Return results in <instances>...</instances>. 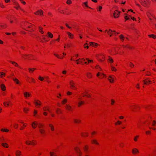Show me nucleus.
Instances as JSON below:
<instances>
[{
	"instance_id": "f257e3e1",
	"label": "nucleus",
	"mask_w": 156,
	"mask_h": 156,
	"mask_svg": "<svg viewBox=\"0 0 156 156\" xmlns=\"http://www.w3.org/2000/svg\"><path fill=\"white\" fill-rule=\"evenodd\" d=\"M22 28L27 30L34 31L36 29L35 26L27 22H24L21 25Z\"/></svg>"
},
{
	"instance_id": "f03ea898",
	"label": "nucleus",
	"mask_w": 156,
	"mask_h": 156,
	"mask_svg": "<svg viewBox=\"0 0 156 156\" xmlns=\"http://www.w3.org/2000/svg\"><path fill=\"white\" fill-rule=\"evenodd\" d=\"M39 132L40 134L42 136H44L46 134L45 128V126L42 123H39L38 124Z\"/></svg>"
},
{
	"instance_id": "7ed1b4c3",
	"label": "nucleus",
	"mask_w": 156,
	"mask_h": 156,
	"mask_svg": "<svg viewBox=\"0 0 156 156\" xmlns=\"http://www.w3.org/2000/svg\"><path fill=\"white\" fill-rule=\"evenodd\" d=\"M7 18L11 24L13 23L17 24L18 23L17 19L14 16L9 15L7 17Z\"/></svg>"
},
{
	"instance_id": "20e7f679",
	"label": "nucleus",
	"mask_w": 156,
	"mask_h": 156,
	"mask_svg": "<svg viewBox=\"0 0 156 156\" xmlns=\"http://www.w3.org/2000/svg\"><path fill=\"white\" fill-rule=\"evenodd\" d=\"M129 107L131 110L134 112L137 111L140 108L139 105L135 104H132L129 105Z\"/></svg>"
},
{
	"instance_id": "39448f33",
	"label": "nucleus",
	"mask_w": 156,
	"mask_h": 156,
	"mask_svg": "<svg viewBox=\"0 0 156 156\" xmlns=\"http://www.w3.org/2000/svg\"><path fill=\"white\" fill-rule=\"evenodd\" d=\"M141 5L146 7H149L151 4V2L149 0H140V1Z\"/></svg>"
},
{
	"instance_id": "423d86ee",
	"label": "nucleus",
	"mask_w": 156,
	"mask_h": 156,
	"mask_svg": "<svg viewBox=\"0 0 156 156\" xmlns=\"http://www.w3.org/2000/svg\"><path fill=\"white\" fill-rule=\"evenodd\" d=\"M70 88L72 90H76L77 87L76 86V83L73 80H70L69 82Z\"/></svg>"
},
{
	"instance_id": "0eeeda50",
	"label": "nucleus",
	"mask_w": 156,
	"mask_h": 156,
	"mask_svg": "<svg viewBox=\"0 0 156 156\" xmlns=\"http://www.w3.org/2000/svg\"><path fill=\"white\" fill-rule=\"evenodd\" d=\"M58 11L61 13L64 14H70V12H68L67 10H64L61 8H59L58 9Z\"/></svg>"
},
{
	"instance_id": "6e6552de",
	"label": "nucleus",
	"mask_w": 156,
	"mask_h": 156,
	"mask_svg": "<svg viewBox=\"0 0 156 156\" xmlns=\"http://www.w3.org/2000/svg\"><path fill=\"white\" fill-rule=\"evenodd\" d=\"M82 98L81 97H80L78 98V102L77 104V106L79 108L81 106L85 104V102L84 101H82Z\"/></svg>"
},
{
	"instance_id": "1a4fd4ad",
	"label": "nucleus",
	"mask_w": 156,
	"mask_h": 156,
	"mask_svg": "<svg viewBox=\"0 0 156 156\" xmlns=\"http://www.w3.org/2000/svg\"><path fill=\"white\" fill-rule=\"evenodd\" d=\"M34 103L35 106L38 108H40L41 105V102L39 100H35L34 101Z\"/></svg>"
},
{
	"instance_id": "9d476101",
	"label": "nucleus",
	"mask_w": 156,
	"mask_h": 156,
	"mask_svg": "<svg viewBox=\"0 0 156 156\" xmlns=\"http://www.w3.org/2000/svg\"><path fill=\"white\" fill-rule=\"evenodd\" d=\"M11 1L13 3V5H15L14 8L16 10H18V8L20 7L19 3L15 0H12Z\"/></svg>"
},
{
	"instance_id": "9b49d317",
	"label": "nucleus",
	"mask_w": 156,
	"mask_h": 156,
	"mask_svg": "<svg viewBox=\"0 0 156 156\" xmlns=\"http://www.w3.org/2000/svg\"><path fill=\"white\" fill-rule=\"evenodd\" d=\"M99 60L101 61H103L105 60V57L103 55L101 54H97L96 55Z\"/></svg>"
},
{
	"instance_id": "f8f14e48",
	"label": "nucleus",
	"mask_w": 156,
	"mask_h": 156,
	"mask_svg": "<svg viewBox=\"0 0 156 156\" xmlns=\"http://www.w3.org/2000/svg\"><path fill=\"white\" fill-rule=\"evenodd\" d=\"M108 35H109L110 37L114 36H116V32L115 31H112L111 30H109L107 31Z\"/></svg>"
},
{
	"instance_id": "ddd939ff",
	"label": "nucleus",
	"mask_w": 156,
	"mask_h": 156,
	"mask_svg": "<svg viewBox=\"0 0 156 156\" xmlns=\"http://www.w3.org/2000/svg\"><path fill=\"white\" fill-rule=\"evenodd\" d=\"M3 105L5 107H11L12 105V103L11 101H8L4 102L3 103Z\"/></svg>"
},
{
	"instance_id": "4468645a",
	"label": "nucleus",
	"mask_w": 156,
	"mask_h": 156,
	"mask_svg": "<svg viewBox=\"0 0 156 156\" xmlns=\"http://www.w3.org/2000/svg\"><path fill=\"white\" fill-rule=\"evenodd\" d=\"M43 13V11L42 10L40 9L34 12V13L36 15L43 16L44 15Z\"/></svg>"
},
{
	"instance_id": "2eb2a0df",
	"label": "nucleus",
	"mask_w": 156,
	"mask_h": 156,
	"mask_svg": "<svg viewBox=\"0 0 156 156\" xmlns=\"http://www.w3.org/2000/svg\"><path fill=\"white\" fill-rule=\"evenodd\" d=\"M89 146L87 144L85 145L83 147V150L85 153H87L89 151Z\"/></svg>"
},
{
	"instance_id": "dca6fc26",
	"label": "nucleus",
	"mask_w": 156,
	"mask_h": 156,
	"mask_svg": "<svg viewBox=\"0 0 156 156\" xmlns=\"http://www.w3.org/2000/svg\"><path fill=\"white\" fill-rule=\"evenodd\" d=\"M65 108L68 111L72 112L73 111V108L69 105H66L65 106Z\"/></svg>"
},
{
	"instance_id": "f3484780",
	"label": "nucleus",
	"mask_w": 156,
	"mask_h": 156,
	"mask_svg": "<svg viewBox=\"0 0 156 156\" xmlns=\"http://www.w3.org/2000/svg\"><path fill=\"white\" fill-rule=\"evenodd\" d=\"M9 62L12 64L15 67H18L19 68H20V66H19L18 63L15 62L10 60Z\"/></svg>"
},
{
	"instance_id": "a211bd4d",
	"label": "nucleus",
	"mask_w": 156,
	"mask_h": 156,
	"mask_svg": "<svg viewBox=\"0 0 156 156\" xmlns=\"http://www.w3.org/2000/svg\"><path fill=\"white\" fill-rule=\"evenodd\" d=\"M43 110L44 111H47L50 113L51 112V111L50 110V107L48 105H45L43 108Z\"/></svg>"
},
{
	"instance_id": "6ab92c4d",
	"label": "nucleus",
	"mask_w": 156,
	"mask_h": 156,
	"mask_svg": "<svg viewBox=\"0 0 156 156\" xmlns=\"http://www.w3.org/2000/svg\"><path fill=\"white\" fill-rule=\"evenodd\" d=\"M38 122L37 121H35L34 122L31 124V126L32 128L34 129L36 128L37 126H38Z\"/></svg>"
},
{
	"instance_id": "aec40b11",
	"label": "nucleus",
	"mask_w": 156,
	"mask_h": 156,
	"mask_svg": "<svg viewBox=\"0 0 156 156\" xmlns=\"http://www.w3.org/2000/svg\"><path fill=\"white\" fill-rule=\"evenodd\" d=\"M48 127L50 129L51 131L53 132L55 131V128L54 125L52 124L51 123H49L48 124Z\"/></svg>"
},
{
	"instance_id": "412c9836",
	"label": "nucleus",
	"mask_w": 156,
	"mask_h": 156,
	"mask_svg": "<svg viewBox=\"0 0 156 156\" xmlns=\"http://www.w3.org/2000/svg\"><path fill=\"white\" fill-rule=\"evenodd\" d=\"M23 95L25 98H28L30 97L31 95L30 92H26L23 93Z\"/></svg>"
},
{
	"instance_id": "4be33fe9",
	"label": "nucleus",
	"mask_w": 156,
	"mask_h": 156,
	"mask_svg": "<svg viewBox=\"0 0 156 156\" xmlns=\"http://www.w3.org/2000/svg\"><path fill=\"white\" fill-rule=\"evenodd\" d=\"M89 44L90 46H93L94 48H97L98 46L99 45L97 43L92 42H90Z\"/></svg>"
},
{
	"instance_id": "5701e85b",
	"label": "nucleus",
	"mask_w": 156,
	"mask_h": 156,
	"mask_svg": "<svg viewBox=\"0 0 156 156\" xmlns=\"http://www.w3.org/2000/svg\"><path fill=\"white\" fill-rule=\"evenodd\" d=\"M54 55L59 59H62L64 58V56L62 55L61 54L59 55L57 54L54 53Z\"/></svg>"
},
{
	"instance_id": "b1692460",
	"label": "nucleus",
	"mask_w": 156,
	"mask_h": 156,
	"mask_svg": "<svg viewBox=\"0 0 156 156\" xmlns=\"http://www.w3.org/2000/svg\"><path fill=\"white\" fill-rule=\"evenodd\" d=\"M132 153L133 154H136L139 153V151L137 148H134L132 150Z\"/></svg>"
},
{
	"instance_id": "393cba45",
	"label": "nucleus",
	"mask_w": 156,
	"mask_h": 156,
	"mask_svg": "<svg viewBox=\"0 0 156 156\" xmlns=\"http://www.w3.org/2000/svg\"><path fill=\"white\" fill-rule=\"evenodd\" d=\"M144 84L148 85L151 83V81L149 79H145L143 80Z\"/></svg>"
},
{
	"instance_id": "a878e982",
	"label": "nucleus",
	"mask_w": 156,
	"mask_h": 156,
	"mask_svg": "<svg viewBox=\"0 0 156 156\" xmlns=\"http://www.w3.org/2000/svg\"><path fill=\"white\" fill-rule=\"evenodd\" d=\"M91 143L92 144L96 145H99V143H98L97 140L95 139H94L91 140Z\"/></svg>"
},
{
	"instance_id": "bb28decb",
	"label": "nucleus",
	"mask_w": 156,
	"mask_h": 156,
	"mask_svg": "<svg viewBox=\"0 0 156 156\" xmlns=\"http://www.w3.org/2000/svg\"><path fill=\"white\" fill-rule=\"evenodd\" d=\"M89 134L88 133L86 132H82L80 133V135L83 137H87L88 136Z\"/></svg>"
},
{
	"instance_id": "cd10ccee",
	"label": "nucleus",
	"mask_w": 156,
	"mask_h": 156,
	"mask_svg": "<svg viewBox=\"0 0 156 156\" xmlns=\"http://www.w3.org/2000/svg\"><path fill=\"white\" fill-rule=\"evenodd\" d=\"M114 76H110L108 78V80L110 83H113L114 82Z\"/></svg>"
},
{
	"instance_id": "c85d7f7f",
	"label": "nucleus",
	"mask_w": 156,
	"mask_h": 156,
	"mask_svg": "<svg viewBox=\"0 0 156 156\" xmlns=\"http://www.w3.org/2000/svg\"><path fill=\"white\" fill-rule=\"evenodd\" d=\"M27 59L29 60H33L35 58L34 56L31 55H27Z\"/></svg>"
},
{
	"instance_id": "c756f323",
	"label": "nucleus",
	"mask_w": 156,
	"mask_h": 156,
	"mask_svg": "<svg viewBox=\"0 0 156 156\" xmlns=\"http://www.w3.org/2000/svg\"><path fill=\"white\" fill-rule=\"evenodd\" d=\"M15 155L16 156H21L22 154L21 152L19 150H17L15 152Z\"/></svg>"
},
{
	"instance_id": "7c9ffc66",
	"label": "nucleus",
	"mask_w": 156,
	"mask_h": 156,
	"mask_svg": "<svg viewBox=\"0 0 156 156\" xmlns=\"http://www.w3.org/2000/svg\"><path fill=\"white\" fill-rule=\"evenodd\" d=\"M73 122L75 124H80L81 123V120L78 119H74L73 120Z\"/></svg>"
},
{
	"instance_id": "2f4dec72",
	"label": "nucleus",
	"mask_w": 156,
	"mask_h": 156,
	"mask_svg": "<svg viewBox=\"0 0 156 156\" xmlns=\"http://www.w3.org/2000/svg\"><path fill=\"white\" fill-rule=\"evenodd\" d=\"M151 120H147L143 122L144 126H148L151 123Z\"/></svg>"
},
{
	"instance_id": "473e14b6",
	"label": "nucleus",
	"mask_w": 156,
	"mask_h": 156,
	"mask_svg": "<svg viewBox=\"0 0 156 156\" xmlns=\"http://www.w3.org/2000/svg\"><path fill=\"white\" fill-rule=\"evenodd\" d=\"M12 80L16 84H20V83L18 79L16 78H12Z\"/></svg>"
},
{
	"instance_id": "72a5a7b5",
	"label": "nucleus",
	"mask_w": 156,
	"mask_h": 156,
	"mask_svg": "<svg viewBox=\"0 0 156 156\" xmlns=\"http://www.w3.org/2000/svg\"><path fill=\"white\" fill-rule=\"evenodd\" d=\"M67 34L68 35L69 37V38L71 39H73L74 36L70 32H67Z\"/></svg>"
},
{
	"instance_id": "f704fd0d",
	"label": "nucleus",
	"mask_w": 156,
	"mask_h": 156,
	"mask_svg": "<svg viewBox=\"0 0 156 156\" xmlns=\"http://www.w3.org/2000/svg\"><path fill=\"white\" fill-rule=\"evenodd\" d=\"M2 146L4 148H8L9 147V145L6 143H3L1 144Z\"/></svg>"
},
{
	"instance_id": "c9c22d12",
	"label": "nucleus",
	"mask_w": 156,
	"mask_h": 156,
	"mask_svg": "<svg viewBox=\"0 0 156 156\" xmlns=\"http://www.w3.org/2000/svg\"><path fill=\"white\" fill-rule=\"evenodd\" d=\"M147 14L150 20L151 19V18H153V17L154 16L153 15H152L150 12H147Z\"/></svg>"
},
{
	"instance_id": "e433bc0d",
	"label": "nucleus",
	"mask_w": 156,
	"mask_h": 156,
	"mask_svg": "<svg viewBox=\"0 0 156 156\" xmlns=\"http://www.w3.org/2000/svg\"><path fill=\"white\" fill-rule=\"evenodd\" d=\"M85 93L86 94L85 95H82L83 97H86L87 98H90V95L88 94L87 92L85 91Z\"/></svg>"
},
{
	"instance_id": "4c0bfd02",
	"label": "nucleus",
	"mask_w": 156,
	"mask_h": 156,
	"mask_svg": "<svg viewBox=\"0 0 156 156\" xmlns=\"http://www.w3.org/2000/svg\"><path fill=\"white\" fill-rule=\"evenodd\" d=\"M1 88L3 91H5L6 90V87L5 85L4 84H2L1 85Z\"/></svg>"
},
{
	"instance_id": "58836bf2",
	"label": "nucleus",
	"mask_w": 156,
	"mask_h": 156,
	"mask_svg": "<svg viewBox=\"0 0 156 156\" xmlns=\"http://www.w3.org/2000/svg\"><path fill=\"white\" fill-rule=\"evenodd\" d=\"M150 156H156V149L153 150L152 153L149 155Z\"/></svg>"
},
{
	"instance_id": "ea45409f",
	"label": "nucleus",
	"mask_w": 156,
	"mask_h": 156,
	"mask_svg": "<svg viewBox=\"0 0 156 156\" xmlns=\"http://www.w3.org/2000/svg\"><path fill=\"white\" fill-rule=\"evenodd\" d=\"M154 24H156V18H155L154 16L153 17V18H151L150 20Z\"/></svg>"
},
{
	"instance_id": "a19ab883",
	"label": "nucleus",
	"mask_w": 156,
	"mask_h": 156,
	"mask_svg": "<svg viewBox=\"0 0 156 156\" xmlns=\"http://www.w3.org/2000/svg\"><path fill=\"white\" fill-rule=\"evenodd\" d=\"M56 113L58 114H62V111L61 109L59 108H57L56 111Z\"/></svg>"
},
{
	"instance_id": "79ce46f5",
	"label": "nucleus",
	"mask_w": 156,
	"mask_h": 156,
	"mask_svg": "<svg viewBox=\"0 0 156 156\" xmlns=\"http://www.w3.org/2000/svg\"><path fill=\"white\" fill-rule=\"evenodd\" d=\"M37 144V142L35 140H33L31 141V145L33 146L36 145Z\"/></svg>"
},
{
	"instance_id": "37998d69",
	"label": "nucleus",
	"mask_w": 156,
	"mask_h": 156,
	"mask_svg": "<svg viewBox=\"0 0 156 156\" xmlns=\"http://www.w3.org/2000/svg\"><path fill=\"white\" fill-rule=\"evenodd\" d=\"M119 38L122 41H123L125 39V37L122 34H121L119 36Z\"/></svg>"
},
{
	"instance_id": "c03bdc74",
	"label": "nucleus",
	"mask_w": 156,
	"mask_h": 156,
	"mask_svg": "<svg viewBox=\"0 0 156 156\" xmlns=\"http://www.w3.org/2000/svg\"><path fill=\"white\" fill-rule=\"evenodd\" d=\"M47 35L48 37L51 38H52L53 37V34L50 32H48Z\"/></svg>"
},
{
	"instance_id": "a18cd8bd",
	"label": "nucleus",
	"mask_w": 156,
	"mask_h": 156,
	"mask_svg": "<svg viewBox=\"0 0 156 156\" xmlns=\"http://www.w3.org/2000/svg\"><path fill=\"white\" fill-rule=\"evenodd\" d=\"M131 16L130 15L126 16H125L124 17V18L126 20H130V19L131 18Z\"/></svg>"
},
{
	"instance_id": "49530a36",
	"label": "nucleus",
	"mask_w": 156,
	"mask_h": 156,
	"mask_svg": "<svg viewBox=\"0 0 156 156\" xmlns=\"http://www.w3.org/2000/svg\"><path fill=\"white\" fill-rule=\"evenodd\" d=\"M7 27V25L6 24H3L0 25V29H4L6 28Z\"/></svg>"
},
{
	"instance_id": "de8ad7c7",
	"label": "nucleus",
	"mask_w": 156,
	"mask_h": 156,
	"mask_svg": "<svg viewBox=\"0 0 156 156\" xmlns=\"http://www.w3.org/2000/svg\"><path fill=\"white\" fill-rule=\"evenodd\" d=\"M27 124L26 123H23V126L20 128V130H22L24 129L27 126Z\"/></svg>"
},
{
	"instance_id": "09e8293b",
	"label": "nucleus",
	"mask_w": 156,
	"mask_h": 156,
	"mask_svg": "<svg viewBox=\"0 0 156 156\" xmlns=\"http://www.w3.org/2000/svg\"><path fill=\"white\" fill-rule=\"evenodd\" d=\"M148 36L149 37L152 38L154 39H155L156 38V35L154 34H150L148 35Z\"/></svg>"
},
{
	"instance_id": "8fccbe9b",
	"label": "nucleus",
	"mask_w": 156,
	"mask_h": 156,
	"mask_svg": "<svg viewBox=\"0 0 156 156\" xmlns=\"http://www.w3.org/2000/svg\"><path fill=\"white\" fill-rule=\"evenodd\" d=\"M36 69L35 68H29V71L30 73H33L34 71Z\"/></svg>"
},
{
	"instance_id": "3c124183",
	"label": "nucleus",
	"mask_w": 156,
	"mask_h": 156,
	"mask_svg": "<svg viewBox=\"0 0 156 156\" xmlns=\"http://www.w3.org/2000/svg\"><path fill=\"white\" fill-rule=\"evenodd\" d=\"M29 109L28 108H24L23 109V112L26 113H27L29 111Z\"/></svg>"
},
{
	"instance_id": "603ef678",
	"label": "nucleus",
	"mask_w": 156,
	"mask_h": 156,
	"mask_svg": "<svg viewBox=\"0 0 156 156\" xmlns=\"http://www.w3.org/2000/svg\"><path fill=\"white\" fill-rule=\"evenodd\" d=\"M139 135H137L135 136L134 138V140L135 142H137L138 141V139L139 138Z\"/></svg>"
},
{
	"instance_id": "864d4df0",
	"label": "nucleus",
	"mask_w": 156,
	"mask_h": 156,
	"mask_svg": "<svg viewBox=\"0 0 156 156\" xmlns=\"http://www.w3.org/2000/svg\"><path fill=\"white\" fill-rule=\"evenodd\" d=\"M43 28L41 27H39V31L41 34H43L44 33V31L43 30Z\"/></svg>"
},
{
	"instance_id": "5fc2aeb1",
	"label": "nucleus",
	"mask_w": 156,
	"mask_h": 156,
	"mask_svg": "<svg viewBox=\"0 0 156 156\" xmlns=\"http://www.w3.org/2000/svg\"><path fill=\"white\" fill-rule=\"evenodd\" d=\"M5 76V73L4 72H0V78H3Z\"/></svg>"
},
{
	"instance_id": "6e6d98bb",
	"label": "nucleus",
	"mask_w": 156,
	"mask_h": 156,
	"mask_svg": "<svg viewBox=\"0 0 156 156\" xmlns=\"http://www.w3.org/2000/svg\"><path fill=\"white\" fill-rule=\"evenodd\" d=\"M1 131L2 132H8L9 130L7 129L2 128L1 129Z\"/></svg>"
},
{
	"instance_id": "4d7b16f0",
	"label": "nucleus",
	"mask_w": 156,
	"mask_h": 156,
	"mask_svg": "<svg viewBox=\"0 0 156 156\" xmlns=\"http://www.w3.org/2000/svg\"><path fill=\"white\" fill-rule=\"evenodd\" d=\"M67 99L66 98L64 99L61 102V103L62 105H64L66 104L67 101Z\"/></svg>"
},
{
	"instance_id": "13d9d810",
	"label": "nucleus",
	"mask_w": 156,
	"mask_h": 156,
	"mask_svg": "<svg viewBox=\"0 0 156 156\" xmlns=\"http://www.w3.org/2000/svg\"><path fill=\"white\" fill-rule=\"evenodd\" d=\"M74 150L77 153L81 151L80 148L77 147L74 148Z\"/></svg>"
},
{
	"instance_id": "bf43d9fd",
	"label": "nucleus",
	"mask_w": 156,
	"mask_h": 156,
	"mask_svg": "<svg viewBox=\"0 0 156 156\" xmlns=\"http://www.w3.org/2000/svg\"><path fill=\"white\" fill-rule=\"evenodd\" d=\"M37 111L36 109H34V111L33 113V115L35 117H36L37 116Z\"/></svg>"
},
{
	"instance_id": "052dcab7",
	"label": "nucleus",
	"mask_w": 156,
	"mask_h": 156,
	"mask_svg": "<svg viewBox=\"0 0 156 156\" xmlns=\"http://www.w3.org/2000/svg\"><path fill=\"white\" fill-rule=\"evenodd\" d=\"M13 126L14 129H17L18 127V125L16 123L13 124Z\"/></svg>"
},
{
	"instance_id": "680f3d73",
	"label": "nucleus",
	"mask_w": 156,
	"mask_h": 156,
	"mask_svg": "<svg viewBox=\"0 0 156 156\" xmlns=\"http://www.w3.org/2000/svg\"><path fill=\"white\" fill-rule=\"evenodd\" d=\"M5 138L3 136H0V143L5 141Z\"/></svg>"
},
{
	"instance_id": "e2e57ef3",
	"label": "nucleus",
	"mask_w": 156,
	"mask_h": 156,
	"mask_svg": "<svg viewBox=\"0 0 156 156\" xmlns=\"http://www.w3.org/2000/svg\"><path fill=\"white\" fill-rule=\"evenodd\" d=\"M111 70L115 72L116 70V69L112 65H111Z\"/></svg>"
},
{
	"instance_id": "0e129e2a",
	"label": "nucleus",
	"mask_w": 156,
	"mask_h": 156,
	"mask_svg": "<svg viewBox=\"0 0 156 156\" xmlns=\"http://www.w3.org/2000/svg\"><path fill=\"white\" fill-rule=\"evenodd\" d=\"M105 76V74L102 73H100V75L99 77V78L101 79L102 78Z\"/></svg>"
},
{
	"instance_id": "69168bd1",
	"label": "nucleus",
	"mask_w": 156,
	"mask_h": 156,
	"mask_svg": "<svg viewBox=\"0 0 156 156\" xmlns=\"http://www.w3.org/2000/svg\"><path fill=\"white\" fill-rule=\"evenodd\" d=\"M31 143V141L27 140L26 141L25 144L28 145H30Z\"/></svg>"
},
{
	"instance_id": "338daca9",
	"label": "nucleus",
	"mask_w": 156,
	"mask_h": 156,
	"mask_svg": "<svg viewBox=\"0 0 156 156\" xmlns=\"http://www.w3.org/2000/svg\"><path fill=\"white\" fill-rule=\"evenodd\" d=\"M87 76L89 78H91L92 77V75L90 73H87Z\"/></svg>"
},
{
	"instance_id": "774afa93",
	"label": "nucleus",
	"mask_w": 156,
	"mask_h": 156,
	"mask_svg": "<svg viewBox=\"0 0 156 156\" xmlns=\"http://www.w3.org/2000/svg\"><path fill=\"white\" fill-rule=\"evenodd\" d=\"M50 156H57L56 153L53 152H52V151L50 152Z\"/></svg>"
}]
</instances>
